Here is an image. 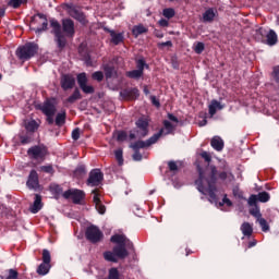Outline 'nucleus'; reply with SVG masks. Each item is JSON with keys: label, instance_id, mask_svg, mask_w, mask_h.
<instances>
[{"label": "nucleus", "instance_id": "obj_1", "mask_svg": "<svg viewBox=\"0 0 279 279\" xmlns=\"http://www.w3.org/2000/svg\"><path fill=\"white\" fill-rule=\"evenodd\" d=\"M197 169L199 172V178L195 182L197 191L202 195H208L209 202H215L217 199V168H207L205 172L199 166Z\"/></svg>", "mask_w": 279, "mask_h": 279}, {"label": "nucleus", "instance_id": "obj_2", "mask_svg": "<svg viewBox=\"0 0 279 279\" xmlns=\"http://www.w3.org/2000/svg\"><path fill=\"white\" fill-rule=\"evenodd\" d=\"M111 243H116L118 246L113 248V252H105V260L110 263H117V258H125L128 256V250H133L134 244L125 236V234H114L110 239ZM128 247V250L125 248Z\"/></svg>", "mask_w": 279, "mask_h": 279}, {"label": "nucleus", "instance_id": "obj_3", "mask_svg": "<svg viewBox=\"0 0 279 279\" xmlns=\"http://www.w3.org/2000/svg\"><path fill=\"white\" fill-rule=\"evenodd\" d=\"M38 44L34 41H28L24 46L19 47L16 50V56L19 60L28 61L32 58H35L38 54Z\"/></svg>", "mask_w": 279, "mask_h": 279}, {"label": "nucleus", "instance_id": "obj_4", "mask_svg": "<svg viewBox=\"0 0 279 279\" xmlns=\"http://www.w3.org/2000/svg\"><path fill=\"white\" fill-rule=\"evenodd\" d=\"M135 129L130 131L129 138L134 141V138H145L149 134V121L145 118H138L135 122Z\"/></svg>", "mask_w": 279, "mask_h": 279}, {"label": "nucleus", "instance_id": "obj_5", "mask_svg": "<svg viewBox=\"0 0 279 279\" xmlns=\"http://www.w3.org/2000/svg\"><path fill=\"white\" fill-rule=\"evenodd\" d=\"M50 27L52 28L51 34L54 35L57 47L59 49H64V47H66V37L64 36V33H62V25L60 22H58V20L51 19Z\"/></svg>", "mask_w": 279, "mask_h": 279}, {"label": "nucleus", "instance_id": "obj_6", "mask_svg": "<svg viewBox=\"0 0 279 279\" xmlns=\"http://www.w3.org/2000/svg\"><path fill=\"white\" fill-rule=\"evenodd\" d=\"M63 10H66L69 16L81 23V25H88V20L86 19V14L77 9L73 3H63Z\"/></svg>", "mask_w": 279, "mask_h": 279}, {"label": "nucleus", "instance_id": "obj_7", "mask_svg": "<svg viewBox=\"0 0 279 279\" xmlns=\"http://www.w3.org/2000/svg\"><path fill=\"white\" fill-rule=\"evenodd\" d=\"M47 154H49V151L44 145L33 146L27 150L28 158H31V160H36L37 162H43V160L47 158Z\"/></svg>", "mask_w": 279, "mask_h": 279}, {"label": "nucleus", "instance_id": "obj_8", "mask_svg": "<svg viewBox=\"0 0 279 279\" xmlns=\"http://www.w3.org/2000/svg\"><path fill=\"white\" fill-rule=\"evenodd\" d=\"M63 197L65 199H72L73 204H82L84 202V198L86 197V193L82 190H68L63 193Z\"/></svg>", "mask_w": 279, "mask_h": 279}, {"label": "nucleus", "instance_id": "obj_9", "mask_svg": "<svg viewBox=\"0 0 279 279\" xmlns=\"http://www.w3.org/2000/svg\"><path fill=\"white\" fill-rule=\"evenodd\" d=\"M61 29L63 32V36H65V38H74L75 37V22L70 19H63L61 21Z\"/></svg>", "mask_w": 279, "mask_h": 279}, {"label": "nucleus", "instance_id": "obj_10", "mask_svg": "<svg viewBox=\"0 0 279 279\" xmlns=\"http://www.w3.org/2000/svg\"><path fill=\"white\" fill-rule=\"evenodd\" d=\"M156 141L154 142H143V141H137L131 144V148L133 149V160L138 161L143 160V155L141 154V149H145L146 147H149V145H154Z\"/></svg>", "mask_w": 279, "mask_h": 279}, {"label": "nucleus", "instance_id": "obj_11", "mask_svg": "<svg viewBox=\"0 0 279 279\" xmlns=\"http://www.w3.org/2000/svg\"><path fill=\"white\" fill-rule=\"evenodd\" d=\"M174 126L169 120L163 121V128H161L157 133L148 138V141H158L162 138V136H167L168 134H172Z\"/></svg>", "mask_w": 279, "mask_h": 279}, {"label": "nucleus", "instance_id": "obj_12", "mask_svg": "<svg viewBox=\"0 0 279 279\" xmlns=\"http://www.w3.org/2000/svg\"><path fill=\"white\" fill-rule=\"evenodd\" d=\"M85 235L87 241H90V243H99V241L104 239V233L95 226L88 227Z\"/></svg>", "mask_w": 279, "mask_h": 279}, {"label": "nucleus", "instance_id": "obj_13", "mask_svg": "<svg viewBox=\"0 0 279 279\" xmlns=\"http://www.w3.org/2000/svg\"><path fill=\"white\" fill-rule=\"evenodd\" d=\"M104 181V173L99 169H94L89 172L87 186H99Z\"/></svg>", "mask_w": 279, "mask_h": 279}, {"label": "nucleus", "instance_id": "obj_14", "mask_svg": "<svg viewBox=\"0 0 279 279\" xmlns=\"http://www.w3.org/2000/svg\"><path fill=\"white\" fill-rule=\"evenodd\" d=\"M120 97L126 101H134L141 97V92L136 87H126L120 92Z\"/></svg>", "mask_w": 279, "mask_h": 279}, {"label": "nucleus", "instance_id": "obj_15", "mask_svg": "<svg viewBox=\"0 0 279 279\" xmlns=\"http://www.w3.org/2000/svg\"><path fill=\"white\" fill-rule=\"evenodd\" d=\"M41 112L46 117H54L57 109H56V99H47L44 105L40 107Z\"/></svg>", "mask_w": 279, "mask_h": 279}, {"label": "nucleus", "instance_id": "obj_16", "mask_svg": "<svg viewBox=\"0 0 279 279\" xmlns=\"http://www.w3.org/2000/svg\"><path fill=\"white\" fill-rule=\"evenodd\" d=\"M60 84L62 90H71L75 87V77L72 74H63Z\"/></svg>", "mask_w": 279, "mask_h": 279}, {"label": "nucleus", "instance_id": "obj_17", "mask_svg": "<svg viewBox=\"0 0 279 279\" xmlns=\"http://www.w3.org/2000/svg\"><path fill=\"white\" fill-rule=\"evenodd\" d=\"M102 29L110 35L112 45H121V43L125 40V36L123 33H117L110 29L108 26H102Z\"/></svg>", "mask_w": 279, "mask_h": 279}, {"label": "nucleus", "instance_id": "obj_18", "mask_svg": "<svg viewBox=\"0 0 279 279\" xmlns=\"http://www.w3.org/2000/svg\"><path fill=\"white\" fill-rule=\"evenodd\" d=\"M92 193L94 195L93 202L96 210L99 215H106V205L101 204V194L99 193V190H94Z\"/></svg>", "mask_w": 279, "mask_h": 279}, {"label": "nucleus", "instance_id": "obj_19", "mask_svg": "<svg viewBox=\"0 0 279 279\" xmlns=\"http://www.w3.org/2000/svg\"><path fill=\"white\" fill-rule=\"evenodd\" d=\"M269 193L267 192H260L257 195H251L248 198V206H256V202H262L263 204L269 202Z\"/></svg>", "mask_w": 279, "mask_h": 279}, {"label": "nucleus", "instance_id": "obj_20", "mask_svg": "<svg viewBox=\"0 0 279 279\" xmlns=\"http://www.w3.org/2000/svg\"><path fill=\"white\" fill-rule=\"evenodd\" d=\"M28 189H38V172L32 170L27 180Z\"/></svg>", "mask_w": 279, "mask_h": 279}, {"label": "nucleus", "instance_id": "obj_21", "mask_svg": "<svg viewBox=\"0 0 279 279\" xmlns=\"http://www.w3.org/2000/svg\"><path fill=\"white\" fill-rule=\"evenodd\" d=\"M215 16H217V10L214 8L207 9L203 13V23H213V21H215Z\"/></svg>", "mask_w": 279, "mask_h": 279}, {"label": "nucleus", "instance_id": "obj_22", "mask_svg": "<svg viewBox=\"0 0 279 279\" xmlns=\"http://www.w3.org/2000/svg\"><path fill=\"white\" fill-rule=\"evenodd\" d=\"M210 117H215L217 114V110H223V105L219 102V100H211L210 105L208 106Z\"/></svg>", "mask_w": 279, "mask_h": 279}, {"label": "nucleus", "instance_id": "obj_23", "mask_svg": "<svg viewBox=\"0 0 279 279\" xmlns=\"http://www.w3.org/2000/svg\"><path fill=\"white\" fill-rule=\"evenodd\" d=\"M43 209V196H40L39 194L35 195V201L33 206L31 207V211L36 215V213H38L39 210Z\"/></svg>", "mask_w": 279, "mask_h": 279}, {"label": "nucleus", "instance_id": "obj_24", "mask_svg": "<svg viewBox=\"0 0 279 279\" xmlns=\"http://www.w3.org/2000/svg\"><path fill=\"white\" fill-rule=\"evenodd\" d=\"M266 43L270 47H274L278 43V34H276V31L270 29L268 33H266Z\"/></svg>", "mask_w": 279, "mask_h": 279}, {"label": "nucleus", "instance_id": "obj_25", "mask_svg": "<svg viewBox=\"0 0 279 279\" xmlns=\"http://www.w3.org/2000/svg\"><path fill=\"white\" fill-rule=\"evenodd\" d=\"M104 71H105L106 80H112V77H117V70L114 69L113 65L105 64Z\"/></svg>", "mask_w": 279, "mask_h": 279}, {"label": "nucleus", "instance_id": "obj_26", "mask_svg": "<svg viewBox=\"0 0 279 279\" xmlns=\"http://www.w3.org/2000/svg\"><path fill=\"white\" fill-rule=\"evenodd\" d=\"M147 32H149V29L143 24L135 25L132 28V34L134 38H138V36H141L142 34H147Z\"/></svg>", "mask_w": 279, "mask_h": 279}, {"label": "nucleus", "instance_id": "obj_27", "mask_svg": "<svg viewBox=\"0 0 279 279\" xmlns=\"http://www.w3.org/2000/svg\"><path fill=\"white\" fill-rule=\"evenodd\" d=\"M254 38L257 40V43H265L267 38V29L263 27L258 28L254 34Z\"/></svg>", "mask_w": 279, "mask_h": 279}, {"label": "nucleus", "instance_id": "obj_28", "mask_svg": "<svg viewBox=\"0 0 279 279\" xmlns=\"http://www.w3.org/2000/svg\"><path fill=\"white\" fill-rule=\"evenodd\" d=\"M54 123L56 125H58V128H62V125H64V123H66V110H62L61 112H59L54 119Z\"/></svg>", "mask_w": 279, "mask_h": 279}, {"label": "nucleus", "instance_id": "obj_29", "mask_svg": "<svg viewBox=\"0 0 279 279\" xmlns=\"http://www.w3.org/2000/svg\"><path fill=\"white\" fill-rule=\"evenodd\" d=\"M241 232L242 234H244V236H252V233L254 232V228L252 227V225H250V222H244L241 226Z\"/></svg>", "mask_w": 279, "mask_h": 279}, {"label": "nucleus", "instance_id": "obj_30", "mask_svg": "<svg viewBox=\"0 0 279 279\" xmlns=\"http://www.w3.org/2000/svg\"><path fill=\"white\" fill-rule=\"evenodd\" d=\"M28 0H10L8 2L9 8H13V10H19L21 5H27Z\"/></svg>", "mask_w": 279, "mask_h": 279}, {"label": "nucleus", "instance_id": "obj_31", "mask_svg": "<svg viewBox=\"0 0 279 279\" xmlns=\"http://www.w3.org/2000/svg\"><path fill=\"white\" fill-rule=\"evenodd\" d=\"M76 82L80 88H82L83 86H86L88 84V76H86V72H82L77 74Z\"/></svg>", "mask_w": 279, "mask_h": 279}, {"label": "nucleus", "instance_id": "obj_32", "mask_svg": "<svg viewBox=\"0 0 279 279\" xmlns=\"http://www.w3.org/2000/svg\"><path fill=\"white\" fill-rule=\"evenodd\" d=\"M78 99H82V93H80V88H75L73 94L66 98L68 104H75Z\"/></svg>", "mask_w": 279, "mask_h": 279}, {"label": "nucleus", "instance_id": "obj_33", "mask_svg": "<svg viewBox=\"0 0 279 279\" xmlns=\"http://www.w3.org/2000/svg\"><path fill=\"white\" fill-rule=\"evenodd\" d=\"M137 71L144 73L145 69H149V64L145 61V58H140L135 61Z\"/></svg>", "mask_w": 279, "mask_h": 279}, {"label": "nucleus", "instance_id": "obj_34", "mask_svg": "<svg viewBox=\"0 0 279 279\" xmlns=\"http://www.w3.org/2000/svg\"><path fill=\"white\" fill-rule=\"evenodd\" d=\"M49 269H51V264H45L43 262L37 268V274L39 276H47V274H49Z\"/></svg>", "mask_w": 279, "mask_h": 279}, {"label": "nucleus", "instance_id": "obj_35", "mask_svg": "<svg viewBox=\"0 0 279 279\" xmlns=\"http://www.w3.org/2000/svg\"><path fill=\"white\" fill-rule=\"evenodd\" d=\"M25 128L27 132H36V130H38V122H36V120H29L25 122Z\"/></svg>", "mask_w": 279, "mask_h": 279}, {"label": "nucleus", "instance_id": "obj_36", "mask_svg": "<svg viewBox=\"0 0 279 279\" xmlns=\"http://www.w3.org/2000/svg\"><path fill=\"white\" fill-rule=\"evenodd\" d=\"M116 160L119 165V167H123V148H118L114 150Z\"/></svg>", "mask_w": 279, "mask_h": 279}, {"label": "nucleus", "instance_id": "obj_37", "mask_svg": "<svg viewBox=\"0 0 279 279\" xmlns=\"http://www.w3.org/2000/svg\"><path fill=\"white\" fill-rule=\"evenodd\" d=\"M126 77H130V80H141L143 72L138 70L129 71L126 72Z\"/></svg>", "mask_w": 279, "mask_h": 279}, {"label": "nucleus", "instance_id": "obj_38", "mask_svg": "<svg viewBox=\"0 0 279 279\" xmlns=\"http://www.w3.org/2000/svg\"><path fill=\"white\" fill-rule=\"evenodd\" d=\"M219 178L225 182H234V174H232V172H220Z\"/></svg>", "mask_w": 279, "mask_h": 279}, {"label": "nucleus", "instance_id": "obj_39", "mask_svg": "<svg viewBox=\"0 0 279 279\" xmlns=\"http://www.w3.org/2000/svg\"><path fill=\"white\" fill-rule=\"evenodd\" d=\"M39 171H43L44 173H49V175H53V173H56V170L53 169V166H51V165L41 166L39 168Z\"/></svg>", "mask_w": 279, "mask_h": 279}, {"label": "nucleus", "instance_id": "obj_40", "mask_svg": "<svg viewBox=\"0 0 279 279\" xmlns=\"http://www.w3.org/2000/svg\"><path fill=\"white\" fill-rule=\"evenodd\" d=\"M252 206V208L250 209V214L253 216V217H256V219H259L260 218V209L258 208V205H250Z\"/></svg>", "mask_w": 279, "mask_h": 279}, {"label": "nucleus", "instance_id": "obj_41", "mask_svg": "<svg viewBox=\"0 0 279 279\" xmlns=\"http://www.w3.org/2000/svg\"><path fill=\"white\" fill-rule=\"evenodd\" d=\"M81 90L85 94V95H93L95 93V87H93V85H88V83L86 85H83L81 87Z\"/></svg>", "mask_w": 279, "mask_h": 279}, {"label": "nucleus", "instance_id": "obj_42", "mask_svg": "<svg viewBox=\"0 0 279 279\" xmlns=\"http://www.w3.org/2000/svg\"><path fill=\"white\" fill-rule=\"evenodd\" d=\"M206 49V46L204 45V43L198 41L196 43L195 47H194V51L195 53H197L198 56L204 53V50Z\"/></svg>", "mask_w": 279, "mask_h": 279}, {"label": "nucleus", "instance_id": "obj_43", "mask_svg": "<svg viewBox=\"0 0 279 279\" xmlns=\"http://www.w3.org/2000/svg\"><path fill=\"white\" fill-rule=\"evenodd\" d=\"M43 263L51 265V253L48 250L43 251Z\"/></svg>", "mask_w": 279, "mask_h": 279}, {"label": "nucleus", "instance_id": "obj_44", "mask_svg": "<svg viewBox=\"0 0 279 279\" xmlns=\"http://www.w3.org/2000/svg\"><path fill=\"white\" fill-rule=\"evenodd\" d=\"M162 14L166 19H173L175 16V10L171 8L163 9Z\"/></svg>", "mask_w": 279, "mask_h": 279}, {"label": "nucleus", "instance_id": "obj_45", "mask_svg": "<svg viewBox=\"0 0 279 279\" xmlns=\"http://www.w3.org/2000/svg\"><path fill=\"white\" fill-rule=\"evenodd\" d=\"M211 147L216 149V151H221L223 149V141H211Z\"/></svg>", "mask_w": 279, "mask_h": 279}, {"label": "nucleus", "instance_id": "obj_46", "mask_svg": "<svg viewBox=\"0 0 279 279\" xmlns=\"http://www.w3.org/2000/svg\"><path fill=\"white\" fill-rule=\"evenodd\" d=\"M114 136H117V141H128V131H118Z\"/></svg>", "mask_w": 279, "mask_h": 279}, {"label": "nucleus", "instance_id": "obj_47", "mask_svg": "<svg viewBox=\"0 0 279 279\" xmlns=\"http://www.w3.org/2000/svg\"><path fill=\"white\" fill-rule=\"evenodd\" d=\"M257 221H258L263 232H267V230H269V225L267 223V220H265V218H257Z\"/></svg>", "mask_w": 279, "mask_h": 279}, {"label": "nucleus", "instance_id": "obj_48", "mask_svg": "<svg viewBox=\"0 0 279 279\" xmlns=\"http://www.w3.org/2000/svg\"><path fill=\"white\" fill-rule=\"evenodd\" d=\"M92 80H95L96 82H104V72L97 71L92 74Z\"/></svg>", "mask_w": 279, "mask_h": 279}, {"label": "nucleus", "instance_id": "obj_49", "mask_svg": "<svg viewBox=\"0 0 279 279\" xmlns=\"http://www.w3.org/2000/svg\"><path fill=\"white\" fill-rule=\"evenodd\" d=\"M49 27V22L47 20H44L41 27L37 28L36 32L40 34V32H47Z\"/></svg>", "mask_w": 279, "mask_h": 279}, {"label": "nucleus", "instance_id": "obj_50", "mask_svg": "<svg viewBox=\"0 0 279 279\" xmlns=\"http://www.w3.org/2000/svg\"><path fill=\"white\" fill-rule=\"evenodd\" d=\"M272 77L277 84H279V65L272 69Z\"/></svg>", "mask_w": 279, "mask_h": 279}, {"label": "nucleus", "instance_id": "obj_51", "mask_svg": "<svg viewBox=\"0 0 279 279\" xmlns=\"http://www.w3.org/2000/svg\"><path fill=\"white\" fill-rule=\"evenodd\" d=\"M158 49H165V47H173V43L171 40L162 41L157 44Z\"/></svg>", "mask_w": 279, "mask_h": 279}, {"label": "nucleus", "instance_id": "obj_52", "mask_svg": "<svg viewBox=\"0 0 279 279\" xmlns=\"http://www.w3.org/2000/svg\"><path fill=\"white\" fill-rule=\"evenodd\" d=\"M7 279H19V272L14 269H10Z\"/></svg>", "mask_w": 279, "mask_h": 279}, {"label": "nucleus", "instance_id": "obj_53", "mask_svg": "<svg viewBox=\"0 0 279 279\" xmlns=\"http://www.w3.org/2000/svg\"><path fill=\"white\" fill-rule=\"evenodd\" d=\"M220 206H232V201H230V198H228V195H225V197L222 198V202L220 203Z\"/></svg>", "mask_w": 279, "mask_h": 279}, {"label": "nucleus", "instance_id": "obj_54", "mask_svg": "<svg viewBox=\"0 0 279 279\" xmlns=\"http://www.w3.org/2000/svg\"><path fill=\"white\" fill-rule=\"evenodd\" d=\"M80 134H81L80 128L74 129L72 131V138H73V141H78Z\"/></svg>", "mask_w": 279, "mask_h": 279}, {"label": "nucleus", "instance_id": "obj_55", "mask_svg": "<svg viewBox=\"0 0 279 279\" xmlns=\"http://www.w3.org/2000/svg\"><path fill=\"white\" fill-rule=\"evenodd\" d=\"M201 156L204 158L205 162H210V160H213V157L208 154V151L201 153Z\"/></svg>", "mask_w": 279, "mask_h": 279}, {"label": "nucleus", "instance_id": "obj_56", "mask_svg": "<svg viewBox=\"0 0 279 279\" xmlns=\"http://www.w3.org/2000/svg\"><path fill=\"white\" fill-rule=\"evenodd\" d=\"M150 101H151L153 106H155L156 108H160V100H158V98H156V96H150Z\"/></svg>", "mask_w": 279, "mask_h": 279}, {"label": "nucleus", "instance_id": "obj_57", "mask_svg": "<svg viewBox=\"0 0 279 279\" xmlns=\"http://www.w3.org/2000/svg\"><path fill=\"white\" fill-rule=\"evenodd\" d=\"M168 167L170 171H177L178 170V163L175 161H169Z\"/></svg>", "mask_w": 279, "mask_h": 279}, {"label": "nucleus", "instance_id": "obj_58", "mask_svg": "<svg viewBox=\"0 0 279 279\" xmlns=\"http://www.w3.org/2000/svg\"><path fill=\"white\" fill-rule=\"evenodd\" d=\"M233 195H234V197H239V198H241V197H243V192H241V190H239V187H233Z\"/></svg>", "mask_w": 279, "mask_h": 279}, {"label": "nucleus", "instance_id": "obj_59", "mask_svg": "<svg viewBox=\"0 0 279 279\" xmlns=\"http://www.w3.org/2000/svg\"><path fill=\"white\" fill-rule=\"evenodd\" d=\"M159 25L160 27H169V21H167L166 19H161L159 20Z\"/></svg>", "mask_w": 279, "mask_h": 279}, {"label": "nucleus", "instance_id": "obj_60", "mask_svg": "<svg viewBox=\"0 0 279 279\" xmlns=\"http://www.w3.org/2000/svg\"><path fill=\"white\" fill-rule=\"evenodd\" d=\"M154 35L156 36V38H165V34L162 33V31L155 29Z\"/></svg>", "mask_w": 279, "mask_h": 279}, {"label": "nucleus", "instance_id": "obj_61", "mask_svg": "<svg viewBox=\"0 0 279 279\" xmlns=\"http://www.w3.org/2000/svg\"><path fill=\"white\" fill-rule=\"evenodd\" d=\"M168 119L169 121H173V123H178V117L173 116V113H169L168 114Z\"/></svg>", "mask_w": 279, "mask_h": 279}, {"label": "nucleus", "instance_id": "obj_62", "mask_svg": "<svg viewBox=\"0 0 279 279\" xmlns=\"http://www.w3.org/2000/svg\"><path fill=\"white\" fill-rule=\"evenodd\" d=\"M46 117H47V119H46L47 123L49 125H53V116H46Z\"/></svg>", "mask_w": 279, "mask_h": 279}, {"label": "nucleus", "instance_id": "obj_63", "mask_svg": "<svg viewBox=\"0 0 279 279\" xmlns=\"http://www.w3.org/2000/svg\"><path fill=\"white\" fill-rule=\"evenodd\" d=\"M5 16V7L0 8V19H3Z\"/></svg>", "mask_w": 279, "mask_h": 279}, {"label": "nucleus", "instance_id": "obj_64", "mask_svg": "<svg viewBox=\"0 0 279 279\" xmlns=\"http://www.w3.org/2000/svg\"><path fill=\"white\" fill-rule=\"evenodd\" d=\"M35 16H38V19H41L43 21H47V15L43 13H37Z\"/></svg>", "mask_w": 279, "mask_h": 279}]
</instances>
